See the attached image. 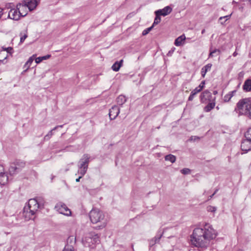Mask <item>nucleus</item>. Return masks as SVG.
<instances>
[{"instance_id":"obj_1","label":"nucleus","mask_w":251,"mask_h":251,"mask_svg":"<svg viewBox=\"0 0 251 251\" xmlns=\"http://www.w3.org/2000/svg\"><path fill=\"white\" fill-rule=\"evenodd\" d=\"M214 229L210 226L205 225L203 228H196L191 235V244L196 247L204 248L208 242L216 237Z\"/></svg>"},{"instance_id":"obj_2","label":"nucleus","mask_w":251,"mask_h":251,"mask_svg":"<svg viewBox=\"0 0 251 251\" xmlns=\"http://www.w3.org/2000/svg\"><path fill=\"white\" fill-rule=\"evenodd\" d=\"M89 218L91 222L94 224H100L94 227L95 229L99 230L104 228L107 225V220L102 211L98 209H93L89 213Z\"/></svg>"},{"instance_id":"obj_3","label":"nucleus","mask_w":251,"mask_h":251,"mask_svg":"<svg viewBox=\"0 0 251 251\" xmlns=\"http://www.w3.org/2000/svg\"><path fill=\"white\" fill-rule=\"evenodd\" d=\"M39 207V204L35 199H30L28 205L25 206L23 210L24 216L27 220L33 219L34 214L37 211Z\"/></svg>"},{"instance_id":"obj_4","label":"nucleus","mask_w":251,"mask_h":251,"mask_svg":"<svg viewBox=\"0 0 251 251\" xmlns=\"http://www.w3.org/2000/svg\"><path fill=\"white\" fill-rule=\"evenodd\" d=\"M240 115L247 116L251 109V98H246L240 100L236 104Z\"/></svg>"},{"instance_id":"obj_5","label":"nucleus","mask_w":251,"mask_h":251,"mask_svg":"<svg viewBox=\"0 0 251 251\" xmlns=\"http://www.w3.org/2000/svg\"><path fill=\"white\" fill-rule=\"evenodd\" d=\"M240 115L247 116L251 109V98H246L240 100L236 104Z\"/></svg>"},{"instance_id":"obj_6","label":"nucleus","mask_w":251,"mask_h":251,"mask_svg":"<svg viewBox=\"0 0 251 251\" xmlns=\"http://www.w3.org/2000/svg\"><path fill=\"white\" fill-rule=\"evenodd\" d=\"M100 242L98 234L90 233L82 240V242L85 247L93 248L94 245Z\"/></svg>"},{"instance_id":"obj_7","label":"nucleus","mask_w":251,"mask_h":251,"mask_svg":"<svg viewBox=\"0 0 251 251\" xmlns=\"http://www.w3.org/2000/svg\"><path fill=\"white\" fill-rule=\"evenodd\" d=\"M90 162V156L88 154H83L82 157L80 159L78 167L79 170L78 173L80 175L84 176L88 169V164Z\"/></svg>"},{"instance_id":"obj_8","label":"nucleus","mask_w":251,"mask_h":251,"mask_svg":"<svg viewBox=\"0 0 251 251\" xmlns=\"http://www.w3.org/2000/svg\"><path fill=\"white\" fill-rule=\"evenodd\" d=\"M39 0H25L23 4L18 3L17 5V8L20 9L21 8L27 7L29 11H32L37 6Z\"/></svg>"},{"instance_id":"obj_9","label":"nucleus","mask_w":251,"mask_h":251,"mask_svg":"<svg viewBox=\"0 0 251 251\" xmlns=\"http://www.w3.org/2000/svg\"><path fill=\"white\" fill-rule=\"evenodd\" d=\"M55 208L60 214L66 216H70L71 214L70 209L64 203H58L55 205Z\"/></svg>"},{"instance_id":"obj_10","label":"nucleus","mask_w":251,"mask_h":251,"mask_svg":"<svg viewBox=\"0 0 251 251\" xmlns=\"http://www.w3.org/2000/svg\"><path fill=\"white\" fill-rule=\"evenodd\" d=\"M17 9L18 10V11L17 9H11L8 14V17L11 19L17 21L20 19L21 16L24 17L26 15V14L23 15L20 12V9H18V8Z\"/></svg>"},{"instance_id":"obj_11","label":"nucleus","mask_w":251,"mask_h":251,"mask_svg":"<svg viewBox=\"0 0 251 251\" xmlns=\"http://www.w3.org/2000/svg\"><path fill=\"white\" fill-rule=\"evenodd\" d=\"M204 84L205 81H201L200 84L191 92V94L188 98V100L189 101H192L193 100L195 96L202 90L204 87Z\"/></svg>"},{"instance_id":"obj_12","label":"nucleus","mask_w":251,"mask_h":251,"mask_svg":"<svg viewBox=\"0 0 251 251\" xmlns=\"http://www.w3.org/2000/svg\"><path fill=\"white\" fill-rule=\"evenodd\" d=\"M120 113V107L117 105L113 106L109 109V116L110 120L115 119Z\"/></svg>"},{"instance_id":"obj_13","label":"nucleus","mask_w":251,"mask_h":251,"mask_svg":"<svg viewBox=\"0 0 251 251\" xmlns=\"http://www.w3.org/2000/svg\"><path fill=\"white\" fill-rule=\"evenodd\" d=\"M241 149L245 153L251 150V140L245 139L243 140L241 144Z\"/></svg>"},{"instance_id":"obj_14","label":"nucleus","mask_w":251,"mask_h":251,"mask_svg":"<svg viewBox=\"0 0 251 251\" xmlns=\"http://www.w3.org/2000/svg\"><path fill=\"white\" fill-rule=\"evenodd\" d=\"M211 98V93L207 90L203 91L200 96L201 100L202 102H204L207 100H210Z\"/></svg>"},{"instance_id":"obj_15","label":"nucleus","mask_w":251,"mask_h":251,"mask_svg":"<svg viewBox=\"0 0 251 251\" xmlns=\"http://www.w3.org/2000/svg\"><path fill=\"white\" fill-rule=\"evenodd\" d=\"M172 11V8L170 6H167L164 8L155 11L160 16H166Z\"/></svg>"},{"instance_id":"obj_16","label":"nucleus","mask_w":251,"mask_h":251,"mask_svg":"<svg viewBox=\"0 0 251 251\" xmlns=\"http://www.w3.org/2000/svg\"><path fill=\"white\" fill-rule=\"evenodd\" d=\"M17 168V166H16L15 162L11 163L9 168V172L10 175H14L18 173L20 171Z\"/></svg>"},{"instance_id":"obj_17","label":"nucleus","mask_w":251,"mask_h":251,"mask_svg":"<svg viewBox=\"0 0 251 251\" xmlns=\"http://www.w3.org/2000/svg\"><path fill=\"white\" fill-rule=\"evenodd\" d=\"M243 89L244 91L245 92H250L251 91V79H246L244 83L243 86Z\"/></svg>"},{"instance_id":"obj_18","label":"nucleus","mask_w":251,"mask_h":251,"mask_svg":"<svg viewBox=\"0 0 251 251\" xmlns=\"http://www.w3.org/2000/svg\"><path fill=\"white\" fill-rule=\"evenodd\" d=\"M75 243L76 238L74 236H70L67 239V245L66 246H67L68 247H74V246L75 244Z\"/></svg>"},{"instance_id":"obj_19","label":"nucleus","mask_w":251,"mask_h":251,"mask_svg":"<svg viewBox=\"0 0 251 251\" xmlns=\"http://www.w3.org/2000/svg\"><path fill=\"white\" fill-rule=\"evenodd\" d=\"M186 37L185 35H181L175 40V45L177 47L181 46L182 45V43L184 41Z\"/></svg>"},{"instance_id":"obj_20","label":"nucleus","mask_w":251,"mask_h":251,"mask_svg":"<svg viewBox=\"0 0 251 251\" xmlns=\"http://www.w3.org/2000/svg\"><path fill=\"white\" fill-rule=\"evenodd\" d=\"M211 67H212V64L209 63V64H207V65H205L204 66H203L202 68V69L201 70V76L203 78L205 77L206 73L208 71H210Z\"/></svg>"},{"instance_id":"obj_21","label":"nucleus","mask_w":251,"mask_h":251,"mask_svg":"<svg viewBox=\"0 0 251 251\" xmlns=\"http://www.w3.org/2000/svg\"><path fill=\"white\" fill-rule=\"evenodd\" d=\"M123 60H121L120 61L115 62L111 67V69L115 72L118 71L123 64Z\"/></svg>"},{"instance_id":"obj_22","label":"nucleus","mask_w":251,"mask_h":251,"mask_svg":"<svg viewBox=\"0 0 251 251\" xmlns=\"http://www.w3.org/2000/svg\"><path fill=\"white\" fill-rule=\"evenodd\" d=\"M116 100L117 104L122 106L123 105V104H124L126 102V98L125 96L123 95H120L117 98Z\"/></svg>"},{"instance_id":"obj_23","label":"nucleus","mask_w":251,"mask_h":251,"mask_svg":"<svg viewBox=\"0 0 251 251\" xmlns=\"http://www.w3.org/2000/svg\"><path fill=\"white\" fill-rule=\"evenodd\" d=\"M8 176L5 173L0 175V184L4 185L8 181Z\"/></svg>"},{"instance_id":"obj_24","label":"nucleus","mask_w":251,"mask_h":251,"mask_svg":"<svg viewBox=\"0 0 251 251\" xmlns=\"http://www.w3.org/2000/svg\"><path fill=\"white\" fill-rule=\"evenodd\" d=\"M16 166H17L18 170L20 172L22 168H24L25 165V163L22 160H16L14 161Z\"/></svg>"},{"instance_id":"obj_25","label":"nucleus","mask_w":251,"mask_h":251,"mask_svg":"<svg viewBox=\"0 0 251 251\" xmlns=\"http://www.w3.org/2000/svg\"><path fill=\"white\" fill-rule=\"evenodd\" d=\"M50 57V55L48 54L47 55L40 56L35 58V62L37 64L40 63L44 60H46L49 59Z\"/></svg>"},{"instance_id":"obj_26","label":"nucleus","mask_w":251,"mask_h":251,"mask_svg":"<svg viewBox=\"0 0 251 251\" xmlns=\"http://www.w3.org/2000/svg\"><path fill=\"white\" fill-rule=\"evenodd\" d=\"M166 161H169L171 163H174L176 160V157L175 155L170 154L165 156Z\"/></svg>"},{"instance_id":"obj_27","label":"nucleus","mask_w":251,"mask_h":251,"mask_svg":"<svg viewBox=\"0 0 251 251\" xmlns=\"http://www.w3.org/2000/svg\"><path fill=\"white\" fill-rule=\"evenodd\" d=\"M215 105V103L214 102L208 103L204 107V111L206 112L210 111L213 108H214Z\"/></svg>"},{"instance_id":"obj_28","label":"nucleus","mask_w":251,"mask_h":251,"mask_svg":"<svg viewBox=\"0 0 251 251\" xmlns=\"http://www.w3.org/2000/svg\"><path fill=\"white\" fill-rule=\"evenodd\" d=\"M155 18L154 19L153 23L152 25L153 26H154L155 25H157L158 24H159L161 21V18H160L161 16L159 14L157 13V12H156L155 11Z\"/></svg>"},{"instance_id":"obj_29","label":"nucleus","mask_w":251,"mask_h":251,"mask_svg":"<svg viewBox=\"0 0 251 251\" xmlns=\"http://www.w3.org/2000/svg\"><path fill=\"white\" fill-rule=\"evenodd\" d=\"M34 59V55H32L31 57H30L28 60L26 61V62L25 64V66H27V68L26 69H25L24 72H26L27 70L30 67L31 63L33 62V60Z\"/></svg>"},{"instance_id":"obj_30","label":"nucleus","mask_w":251,"mask_h":251,"mask_svg":"<svg viewBox=\"0 0 251 251\" xmlns=\"http://www.w3.org/2000/svg\"><path fill=\"white\" fill-rule=\"evenodd\" d=\"M246 139L251 140V127L249 128L245 133Z\"/></svg>"},{"instance_id":"obj_31","label":"nucleus","mask_w":251,"mask_h":251,"mask_svg":"<svg viewBox=\"0 0 251 251\" xmlns=\"http://www.w3.org/2000/svg\"><path fill=\"white\" fill-rule=\"evenodd\" d=\"M214 52H218V54H220L221 53V51L218 49H214L213 50H212L211 49H210L209 57H213L214 56Z\"/></svg>"},{"instance_id":"obj_32","label":"nucleus","mask_w":251,"mask_h":251,"mask_svg":"<svg viewBox=\"0 0 251 251\" xmlns=\"http://www.w3.org/2000/svg\"><path fill=\"white\" fill-rule=\"evenodd\" d=\"M53 135V130H50L48 133L44 137V140H49Z\"/></svg>"},{"instance_id":"obj_33","label":"nucleus","mask_w":251,"mask_h":251,"mask_svg":"<svg viewBox=\"0 0 251 251\" xmlns=\"http://www.w3.org/2000/svg\"><path fill=\"white\" fill-rule=\"evenodd\" d=\"M5 54V52L4 51H0V61L2 62L4 60L7 58L8 55L6 54L5 55H4Z\"/></svg>"},{"instance_id":"obj_34","label":"nucleus","mask_w":251,"mask_h":251,"mask_svg":"<svg viewBox=\"0 0 251 251\" xmlns=\"http://www.w3.org/2000/svg\"><path fill=\"white\" fill-rule=\"evenodd\" d=\"M153 26L152 25H151V27H148L146 29H145V30H144L142 32V35L143 36H145V35H146L147 34H148L149 32L150 31H151V30L153 28Z\"/></svg>"},{"instance_id":"obj_35","label":"nucleus","mask_w":251,"mask_h":251,"mask_svg":"<svg viewBox=\"0 0 251 251\" xmlns=\"http://www.w3.org/2000/svg\"><path fill=\"white\" fill-rule=\"evenodd\" d=\"M180 172L183 175H187L190 173V170L188 168H184L181 170Z\"/></svg>"},{"instance_id":"obj_36","label":"nucleus","mask_w":251,"mask_h":251,"mask_svg":"<svg viewBox=\"0 0 251 251\" xmlns=\"http://www.w3.org/2000/svg\"><path fill=\"white\" fill-rule=\"evenodd\" d=\"M231 98H232V95L230 96L228 94H227L224 96V101L226 102H227V101H229V100L231 99Z\"/></svg>"},{"instance_id":"obj_37","label":"nucleus","mask_w":251,"mask_h":251,"mask_svg":"<svg viewBox=\"0 0 251 251\" xmlns=\"http://www.w3.org/2000/svg\"><path fill=\"white\" fill-rule=\"evenodd\" d=\"M3 51L4 52V51H6L7 53H9L10 54H11L12 53V50H13V48H11V47H8L7 48H3Z\"/></svg>"},{"instance_id":"obj_38","label":"nucleus","mask_w":251,"mask_h":251,"mask_svg":"<svg viewBox=\"0 0 251 251\" xmlns=\"http://www.w3.org/2000/svg\"><path fill=\"white\" fill-rule=\"evenodd\" d=\"M216 210V208L214 206H209L207 207V211L211 212H215Z\"/></svg>"},{"instance_id":"obj_39","label":"nucleus","mask_w":251,"mask_h":251,"mask_svg":"<svg viewBox=\"0 0 251 251\" xmlns=\"http://www.w3.org/2000/svg\"><path fill=\"white\" fill-rule=\"evenodd\" d=\"M73 248H74L73 247H68L67 246H65L63 251H74Z\"/></svg>"},{"instance_id":"obj_40","label":"nucleus","mask_w":251,"mask_h":251,"mask_svg":"<svg viewBox=\"0 0 251 251\" xmlns=\"http://www.w3.org/2000/svg\"><path fill=\"white\" fill-rule=\"evenodd\" d=\"M27 35L26 34H25L23 36H22L20 38V42L23 43L25 40L27 38Z\"/></svg>"},{"instance_id":"obj_41","label":"nucleus","mask_w":251,"mask_h":251,"mask_svg":"<svg viewBox=\"0 0 251 251\" xmlns=\"http://www.w3.org/2000/svg\"><path fill=\"white\" fill-rule=\"evenodd\" d=\"M175 50V48H173L172 49L170 50L169 51L168 53H167L168 56H171L172 54L173 53Z\"/></svg>"},{"instance_id":"obj_42","label":"nucleus","mask_w":251,"mask_h":251,"mask_svg":"<svg viewBox=\"0 0 251 251\" xmlns=\"http://www.w3.org/2000/svg\"><path fill=\"white\" fill-rule=\"evenodd\" d=\"M3 173H5L4 168L2 165H0V175Z\"/></svg>"},{"instance_id":"obj_43","label":"nucleus","mask_w":251,"mask_h":251,"mask_svg":"<svg viewBox=\"0 0 251 251\" xmlns=\"http://www.w3.org/2000/svg\"><path fill=\"white\" fill-rule=\"evenodd\" d=\"M230 17V15H227V16H225V17H220L219 18V20H223V19H225V18H226V20L227 19L229 18Z\"/></svg>"},{"instance_id":"obj_44","label":"nucleus","mask_w":251,"mask_h":251,"mask_svg":"<svg viewBox=\"0 0 251 251\" xmlns=\"http://www.w3.org/2000/svg\"><path fill=\"white\" fill-rule=\"evenodd\" d=\"M161 236H162V235H160V236L159 237H155L154 238H155V243H157L158 242H159V241L160 239V238H161Z\"/></svg>"},{"instance_id":"obj_45","label":"nucleus","mask_w":251,"mask_h":251,"mask_svg":"<svg viewBox=\"0 0 251 251\" xmlns=\"http://www.w3.org/2000/svg\"><path fill=\"white\" fill-rule=\"evenodd\" d=\"M235 93H236V91H235V90H234V91H231V92H230L228 93V94H229V95H230V96H231V95H232V97L233 96V95H234V94Z\"/></svg>"},{"instance_id":"obj_46","label":"nucleus","mask_w":251,"mask_h":251,"mask_svg":"<svg viewBox=\"0 0 251 251\" xmlns=\"http://www.w3.org/2000/svg\"><path fill=\"white\" fill-rule=\"evenodd\" d=\"M247 117L251 119V109L250 110V112L247 115Z\"/></svg>"},{"instance_id":"obj_47","label":"nucleus","mask_w":251,"mask_h":251,"mask_svg":"<svg viewBox=\"0 0 251 251\" xmlns=\"http://www.w3.org/2000/svg\"><path fill=\"white\" fill-rule=\"evenodd\" d=\"M3 15V9L0 8V19L1 18L2 15Z\"/></svg>"},{"instance_id":"obj_48","label":"nucleus","mask_w":251,"mask_h":251,"mask_svg":"<svg viewBox=\"0 0 251 251\" xmlns=\"http://www.w3.org/2000/svg\"><path fill=\"white\" fill-rule=\"evenodd\" d=\"M83 176L81 175L80 176H79L76 179L75 181L76 182H79L80 180V179Z\"/></svg>"},{"instance_id":"obj_49","label":"nucleus","mask_w":251,"mask_h":251,"mask_svg":"<svg viewBox=\"0 0 251 251\" xmlns=\"http://www.w3.org/2000/svg\"><path fill=\"white\" fill-rule=\"evenodd\" d=\"M237 54H238L237 52L236 51H235L233 53V56L235 57L237 55Z\"/></svg>"},{"instance_id":"obj_50","label":"nucleus","mask_w":251,"mask_h":251,"mask_svg":"<svg viewBox=\"0 0 251 251\" xmlns=\"http://www.w3.org/2000/svg\"><path fill=\"white\" fill-rule=\"evenodd\" d=\"M58 128V126H56L55 127H54L53 129H52L51 130H53V131L57 129V128Z\"/></svg>"},{"instance_id":"obj_51","label":"nucleus","mask_w":251,"mask_h":251,"mask_svg":"<svg viewBox=\"0 0 251 251\" xmlns=\"http://www.w3.org/2000/svg\"><path fill=\"white\" fill-rule=\"evenodd\" d=\"M213 94H214V95H217V94L218 92H217V91H216V90H215V91H213Z\"/></svg>"},{"instance_id":"obj_52","label":"nucleus","mask_w":251,"mask_h":251,"mask_svg":"<svg viewBox=\"0 0 251 251\" xmlns=\"http://www.w3.org/2000/svg\"><path fill=\"white\" fill-rule=\"evenodd\" d=\"M214 195L213 194L212 195H211V196H210L208 198V200H210L211 198H212V197H213Z\"/></svg>"},{"instance_id":"obj_53","label":"nucleus","mask_w":251,"mask_h":251,"mask_svg":"<svg viewBox=\"0 0 251 251\" xmlns=\"http://www.w3.org/2000/svg\"><path fill=\"white\" fill-rule=\"evenodd\" d=\"M205 29H202V31H201V33H202V34L204 33H205Z\"/></svg>"},{"instance_id":"obj_54","label":"nucleus","mask_w":251,"mask_h":251,"mask_svg":"<svg viewBox=\"0 0 251 251\" xmlns=\"http://www.w3.org/2000/svg\"><path fill=\"white\" fill-rule=\"evenodd\" d=\"M218 190V189H216V190L215 191V192H214L213 194H214V195H215V194L217 192Z\"/></svg>"},{"instance_id":"obj_55","label":"nucleus","mask_w":251,"mask_h":251,"mask_svg":"<svg viewBox=\"0 0 251 251\" xmlns=\"http://www.w3.org/2000/svg\"><path fill=\"white\" fill-rule=\"evenodd\" d=\"M58 126V127H62L63 125H60V126Z\"/></svg>"},{"instance_id":"obj_56","label":"nucleus","mask_w":251,"mask_h":251,"mask_svg":"<svg viewBox=\"0 0 251 251\" xmlns=\"http://www.w3.org/2000/svg\"><path fill=\"white\" fill-rule=\"evenodd\" d=\"M24 68H26L25 69H27V66H25V65H24Z\"/></svg>"},{"instance_id":"obj_57","label":"nucleus","mask_w":251,"mask_h":251,"mask_svg":"<svg viewBox=\"0 0 251 251\" xmlns=\"http://www.w3.org/2000/svg\"><path fill=\"white\" fill-rule=\"evenodd\" d=\"M232 3H236V2L234 0H233Z\"/></svg>"},{"instance_id":"obj_58","label":"nucleus","mask_w":251,"mask_h":251,"mask_svg":"<svg viewBox=\"0 0 251 251\" xmlns=\"http://www.w3.org/2000/svg\"><path fill=\"white\" fill-rule=\"evenodd\" d=\"M216 109H219V106H217L216 107Z\"/></svg>"},{"instance_id":"obj_59","label":"nucleus","mask_w":251,"mask_h":251,"mask_svg":"<svg viewBox=\"0 0 251 251\" xmlns=\"http://www.w3.org/2000/svg\"><path fill=\"white\" fill-rule=\"evenodd\" d=\"M250 2V3L251 4V0H248Z\"/></svg>"},{"instance_id":"obj_60","label":"nucleus","mask_w":251,"mask_h":251,"mask_svg":"<svg viewBox=\"0 0 251 251\" xmlns=\"http://www.w3.org/2000/svg\"><path fill=\"white\" fill-rule=\"evenodd\" d=\"M215 53H217V55H218V52H214V54H215Z\"/></svg>"},{"instance_id":"obj_61","label":"nucleus","mask_w":251,"mask_h":251,"mask_svg":"<svg viewBox=\"0 0 251 251\" xmlns=\"http://www.w3.org/2000/svg\"><path fill=\"white\" fill-rule=\"evenodd\" d=\"M237 251H243L242 250H239Z\"/></svg>"}]
</instances>
